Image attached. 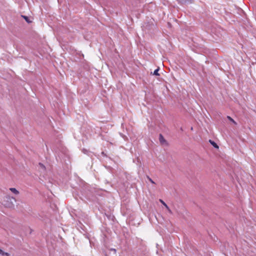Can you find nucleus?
I'll use <instances>...</instances> for the list:
<instances>
[{
    "label": "nucleus",
    "mask_w": 256,
    "mask_h": 256,
    "mask_svg": "<svg viewBox=\"0 0 256 256\" xmlns=\"http://www.w3.org/2000/svg\"><path fill=\"white\" fill-rule=\"evenodd\" d=\"M16 201V200L14 197L6 195L3 198L2 204L6 208H11L14 206V202Z\"/></svg>",
    "instance_id": "1"
},
{
    "label": "nucleus",
    "mask_w": 256,
    "mask_h": 256,
    "mask_svg": "<svg viewBox=\"0 0 256 256\" xmlns=\"http://www.w3.org/2000/svg\"><path fill=\"white\" fill-rule=\"evenodd\" d=\"M178 4H193L194 0H176Z\"/></svg>",
    "instance_id": "2"
},
{
    "label": "nucleus",
    "mask_w": 256,
    "mask_h": 256,
    "mask_svg": "<svg viewBox=\"0 0 256 256\" xmlns=\"http://www.w3.org/2000/svg\"><path fill=\"white\" fill-rule=\"evenodd\" d=\"M159 141H160V142L162 145H164V144L168 145V144L167 141L165 140L164 136L161 134H159Z\"/></svg>",
    "instance_id": "3"
},
{
    "label": "nucleus",
    "mask_w": 256,
    "mask_h": 256,
    "mask_svg": "<svg viewBox=\"0 0 256 256\" xmlns=\"http://www.w3.org/2000/svg\"><path fill=\"white\" fill-rule=\"evenodd\" d=\"M106 215L109 220L114 222L115 220V217L114 215L111 214H106Z\"/></svg>",
    "instance_id": "4"
},
{
    "label": "nucleus",
    "mask_w": 256,
    "mask_h": 256,
    "mask_svg": "<svg viewBox=\"0 0 256 256\" xmlns=\"http://www.w3.org/2000/svg\"><path fill=\"white\" fill-rule=\"evenodd\" d=\"M210 143L216 148H218V146L217 144L214 142V140H209Z\"/></svg>",
    "instance_id": "5"
},
{
    "label": "nucleus",
    "mask_w": 256,
    "mask_h": 256,
    "mask_svg": "<svg viewBox=\"0 0 256 256\" xmlns=\"http://www.w3.org/2000/svg\"><path fill=\"white\" fill-rule=\"evenodd\" d=\"M21 16L24 19V20L27 22V23L30 24L32 22V21L30 20L28 16L24 15H22Z\"/></svg>",
    "instance_id": "6"
},
{
    "label": "nucleus",
    "mask_w": 256,
    "mask_h": 256,
    "mask_svg": "<svg viewBox=\"0 0 256 256\" xmlns=\"http://www.w3.org/2000/svg\"><path fill=\"white\" fill-rule=\"evenodd\" d=\"M10 190L12 192H13L14 194H19V192L16 188H10Z\"/></svg>",
    "instance_id": "7"
},
{
    "label": "nucleus",
    "mask_w": 256,
    "mask_h": 256,
    "mask_svg": "<svg viewBox=\"0 0 256 256\" xmlns=\"http://www.w3.org/2000/svg\"><path fill=\"white\" fill-rule=\"evenodd\" d=\"M159 70H160V68H158L154 70L153 74L154 75V76H160V74L158 73Z\"/></svg>",
    "instance_id": "8"
},
{
    "label": "nucleus",
    "mask_w": 256,
    "mask_h": 256,
    "mask_svg": "<svg viewBox=\"0 0 256 256\" xmlns=\"http://www.w3.org/2000/svg\"><path fill=\"white\" fill-rule=\"evenodd\" d=\"M38 164H39V166H40V168H42V170H46V167H45V166H44V164H42V163H41V162H40V163Z\"/></svg>",
    "instance_id": "9"
},
{
    "label": "nucleus",
    "mask_w": 256,
    "mask_h": 256,
    "mask_svg": "<svg viewBox=\"0 0 256 256\" xmlns=\"http://www.w3.org/2000/svg\"><path fill=\"white\" fill-rule=\"evenodd\" d=\"M160 202H161V203L164 206H165L167 208H168V206H167V204L162 200H160Z\"/></svg>",
    "instance_id": "10"
},
{
    "label": "nucleus",
    "mask_w": 256,
    "mask_h": 256,
    "mask_svg": "<svg viewBox=\"0 0 256 256\" xmlns=\"http://www.w3.org/2000/svg\"><path fill=\"white\" fill-rule=\"evenodd\" d=\"M2 255L6 256H10V254L9 253L4 252H3V254H2Z\"/></svg>",
    "instance_id": "11"
},
{
    "label": "nucleus",
    "mask_w": 256,
    "mask_h": 256,
    "mask_svg": "<svg viewBox=\"0 0 256 256\" xmlns=\"http://www.w3.org/2000/svg\"><path fill=\"white\" fill-rule=\"evenodd\" d=\"M148 179L149 180L150 182L152 184H155V182L152 180V178H150V177H148Z\"/></svg>",
    "instance_id": "12"
},
{
    "label": "nucleus",
    "mask_w": 256,
    "mask_h": 256,
    "mask_svg": "<svg viewBox=\"0 0 256 256\" xmlns=\"http://www.w3.org/2000/svg\"><path fill=\"white\" fill-rule=\"evenodd\" d=\"M228 120H230V121L232 122H234V120L230 116H228Z\"/></svg>",
    "instance_id": "13"
},
{
    "label": "nucleus",
    "mask_w": 256,
    "mask_h": 256,
    "mask_svg": "<svg viewBox=\"0 0 256 256\" xmlns=\"http://www.w3.org/2000/svg\"><path fill=\"white\" fill-rule=\"evenodd\" d=\"M110 250L113 251V252H114V254H116V249H114V248H112V249Z\"/></svg>",
    "instance_id": "14"
},
{
    "label": "nucleus",
    "mask_w": 256,
    "mask_h": 256,
    "mask_svg": "<svg viewBox=\"0 0 256 256\" xmlns=\"http://www.w3.org/2000/svg\"><path fill=\"white\" fill-rule=\"evenodd\" d=\"M102 154L104 156H107L106 154L104 152H102Z\"/></svg>",
    "instance_id": "15"
},
{
    "label": "nucleus",
    "mask_w": 256,
    "mask_h": 256,
    "mask_svg": "<svg viewBox=\"0 0 256 256\" xmlns=\"http://www.w3.org/2000/svg\"><path fill=\"white\" fill-rule=\"evenodd\" d=\"M83 152L84 153V154H86L87 152H88V150H86V149H83L82 150Z\"/></svg>",
    "instance_id": "16"
},
{
    "label": "nucleus",
    "mask_w": 256,
    "mask_h": 256,
    "mask_svg": "<svg viewBox=\"0 0 256 256\" xmlns=\"http://www.w3.org/2000/svg\"><path fill=\"white\" fill-rule=\"evenodd\" d=\"M3 252L4 251L1 248H0V254H3Z\"/></svg>",
    "instance_id": "17"
}]
</instances>
